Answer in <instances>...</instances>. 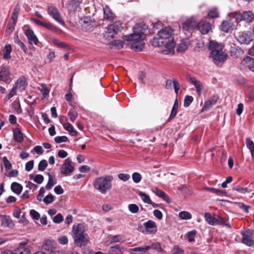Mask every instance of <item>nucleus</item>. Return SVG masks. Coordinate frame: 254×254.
<instances>
[{
    "mask_svg": "<svg viewBox=\"0 0 254 254\" xmlns=\"http://www.w3.org/2000/svg\"><path fill=\"white\" fill-rule=\"evenodd\" d=\"M241 64L248 67L251 71L254 72V58L246 57L241 62Z\"/></svg>",
    "mask_w": 254,
    "mask_h": 254,
    "instance_id": "f3484780",
    "label": "nucleus"
},
{
    "mask_svg": "<svg viewBox=\"0 0 254 254\" xmlns=\"http://www.w3.org/2000/svg\"><path fill=\"white\" fill-rule=\"evenodd\" d=\"M1 225L4 227H9L11 223V220L10 218L6 216H3L1 219Z\"/></svg>",
    "mask_w": 254,
    "mask_h": 254,
    "instance_id": "ea45409f",
    "label": "nucleus"
},
{
    "mask_svg": "<svg viewBox=\"0 0 254 254\" xmlns=\"http://www.w3.org/2000/svg\"><path fill=\"white\" fill-rule=\"evenodd\" d=\"M211 23L204 19H202L197 24V29L202 34H207L211 30Z\"/></svg>",
    "mask_w": 254,
    "mask_h": 254,
    "instance_id": "9b49d317",
    "label": "nucleus"
},
{
    "mask_svg": "<svg viewBox=\"0 0 254 254\" xmlns=\"http://www.w3.org/2000/svg\"><path fill=\"white\" fill-rule=\"evenodd\" d=\"M110 49H121L124 47V42L121 40H114L108 44Z\"/></svg>",
    "mask_w": 254,
    "mask_h": 254,
    "instance_id": "a878e982",
    "label": "nucleus"
},
{
    "mask_svg": "<svg viewBox=\"0 0 254 254\" xmlns=\"http://www.w3.org/2000/svg\"><path fill=\"white\" fill-rule=\"evenodd\" d=\"M43 27L50 30L53 32H57L58 28L54 25L49 22H45Z\"/></svg>",
    "mask_w": 254,
    "mask_h": 254,
    "instance_id": "de8ad7c7",
    "label": "nucleus"
},
{
    "mask_svg": "<svg viewBox=\"0 0 254 254\" xmlns=\"http://www.w3.org/2000/svg\"><path fill=\"white\" fill-rule=\"evenodd\" d=\"M173 30L170 26L163 27L158 32L160 40H164L161 41V43L168 49L166 52H163L164 54L171 53L176 46V43L173 38Z\"/></svg>",
    "mask_w": 254,
    "mask_h": 254,
    "instance_id": "f03ea898",
    "label": "nucleus"
},
{
    "mask_svg": "<svg viewBox=\"0 0 254 254\" xmlns=\"http://www.w3.org/2000/svg\"><path fill=\"white\" fill-rule=\"evenodd\" d=\"M2 52L3 55V58L4 60H9L11 59V57L10 54L12 52V48L10 44H6Z\"/></svg>",
    "mask_w": 254,
    "mask_h": 254,
    "instance_id": "4be33fe9",
    "label": "nucleus"
},
{
    "mask_svg": "<svg viewBox=\"0 0 254 254\" xmlns=\"http://www.w3.org/2000/svg\"><path fill=\"white\" fill-rule=\"evenodd\" d=\"M238 42L241 44H249L253 40V35L250 31L239 32L236 36Z\"/></svg>",
    "mask_w": 254,
    "mask_h": 254,
    "instance_id": "0eeeda50",
    "label": "nucleus"
},
{
    "mask_svg": "<svg viewBox=\"0 0 254 254\" xmlns=\"http://www.w3.org/2000/svg\"><path fill=\"white\" fill-rule=\"evenodd\" d=\"M34 167V161L31 160L27 162L25 164V170L27 171H30Z\"/></svg>",
    "mask_w": 254,
    "mask_h": 254,
    "instance_id": "338daca9",
    "label": "nucleus"
},
{
    "mask_svg": "<svg viewBox=\"0 0 254 254\" xmlns=\"http://www.w3.org/2000/svg\"><path fill=\"white\" fill-rule=\"evenodd\" d=\"M124 241V237L122 235H119L112 237L110 239L111 243H117Z\"/></svg>",
    "mask_w": 254,
    "mask_h": 254,
    "instance_id": "6e6d98bb",
    "label": "nucleus"
},
{
    "mask_svg": "<svg viewBox=\"0 0 254 254\" xmlns=\"http://www.w3.org/2000/svg\"><path fill=\"white\" fill-rule=\"evenodd\" d=\"M246 146L250 150L251 155L253 158H254V143L250 138H247L246 140Z\"/></svg>",
    "mask_w": 254,
    "mask_h": 254,
    "instance_id": "473e14b6",
    "label": "nucleus"
},
{
    "mask_svg": "<svg viewBox=\"0 0 254 254\" xmlns=\"http://www.w3.org/2000/svg\"><path fill=\"white\" fill-rule=\"evenodd\" d=\"M122 29V24L120 21H116L109 25L107 27V33L111 34L112 38H113L115 35L120 32Z\"/></svg>",
    "mask_w": 254,
    "mask_h": 254,
    "instance_id": "9d476101",
    "label": "nucleus"
},
{
    "mask_svg": "<svg viewBox=\"0 0 254 254\" xmlns=\"http://www.w3.org/2000/svg\"><path fill=\"white\" fill-rule=\"evenodd\" d=\"M4 166L6 171L9 170L12 168V164L7 159L6 156H4L2 158Z\"/></svg>",
    "mask_w": 254,
    "mask_h": 254,
    "instance_id": "4d7b16f0",
    "label": "nucleus"
},
{
    "mask_svg": "<svg viewBox=\"0 0 254 254\" xmlns=\"http://www.w3.org/2000/svg\"><path fill=\"white\" fill-rule=\"evenodd\" d=\"M29 178L31 180H33L35 183L38 184H41L44 181V177L42 175L38 174L34 176L31 174L29 176Z\"/></svg>",
    "mask_w": 254,
    "mask_h": 254,
    "instance_id": "72a5a7b5",
    "label": "nucleus"
},
{
    "mask_svg": "<svg viewBox=\"0 0 254 254\" xmlns=\"http://www.w3.org/2000/svg\"><path fill=\"white\" fill-rule=\"evenodd\" d=\"M153 192L155 193L156 195H157L159 197L162 198L164 200L166 201H168V197L167 196L166 193L162 190L158 189H156L155 190H153Z\"/></svg>",
    "mask_w": 254,
    "mask_h": 254,
    "instance_id": "e433bc0d",
    "label": "nucleus"
},
{
    "mask_svg": "<svg viewBox=\"0 0 254 254\" xmlns=\"http://www.w3.org/2000/svg\"><path fill=\"white\" fill-rule=\"evenodd\" d=\"M196 27H197L196 22L193 18H188L182 22V30L188 37L191 35L192 31Z\"/></svg>",
    "mask_w": 254,
    "mask_h": 254,
    "instance_id": "423d86ee",
    "label": "nucleus"
},
{
    "mask_svg": "<svg viewBox=\"0 0 254 254\" xmlns=\"http://www.w3.org/2000/svg\"><path fill=\"white\" fill-rule=\"evenodd\" d=\"M189 45L187 40H183L179 44L177 50L178 52H184L188 49Z\"/></svg>",
    "mask_w": 254,
    "mask_h": 254,
    "instance_id": "f704fd0d",
    "label": "nucleus"
},
{
    "mask_svg": "<svg viewBox=\"0 0 254 254\" xmlns=\"http://www.w3.org/2000/svg\"><path fill=\"white\" fill-rule=\"evenodd\" d=\"M146 29L147 27L145 25L136 24L133 28V33L128 35H125L123 39L127 41L132 42L130 45L131 49L135 51H141L144 45V43L141 38Z\"/></svg>",
    "mask_w": 254,
    "mask_h": 254,
    "instance_id": "f257e3e1",
    "label": "nucleus"
},
{
    "mask_svg": "<svg viewBox=\"0 0 254 254\" xmlns=\"http://www.w3.org/2000/svg\"><path fill=\"white\" fill-rule=\"evenodd\" d=\"M148 250H154L158 252H160L162 250L160 244L159 243H154L149 246H147Z\"/></svg>",
    "mask_w": 254,
    "mask_h": 254,
    "instance_id": "49530a36",
    "label": "nucleus"
},
{
    "mask_svg": "<svg viewBox=\"0 0 254 254\" xmlns=\"http://www.w3.org/2000/svg\"><path fill=\"white\" fill-rule=\"evenodd\" d=\"M205 189L207 191L213 193H215L219 196H222L224 194V192L223 190H221L213 188L206 187Z\"/></svg>",
    "mask_w": 254,
    "mask_h": 254,
    "instance_id": "a19ab883",
    "label": "nucleus"
},
{
    "mask_svg": "<svg viewBox=\"0 0 254 254\" xmlns=\"http://www.w3.org/2000/svg\"><path fill=\"white\" fill-rule=\"evenodd\" d=\"M132 178L133 181L135 183H138L141 181L142 177L140 174H139V173L135 172L133 173L132 175Z\"/></svg>",
    "mask_w": 254,
    "mask_h": 254,
    "instance_id": "603ef678",
    "label": "nucleus"
},
{
    "mask_svg": "<svg viewBox=\"0 0 254 254\" xmlns=\"http://www.w3.org/2000/svg\"><path fill=\"white\" fill-rule=\"evenodd\" d=\"M49 180L48 182L45 186V189L47 190H51L52 187L57 183L56 180L54 179V177L52 176L50 173H48Z\"/></svg>",
    "mask_w": 254,
    "mask_h": 254,
    "instance_id": "c756f323",
    "label": "nucleus"
},
{
    "mask_svg": "<svg viewBox=\"0 0 254 254\" xmlns=\"http://www.w3.org/2000/svg\"><path fill=\"white\" fill-rule=\"evenodd\" d=\"M145 230H142L143 232L147 234H154L157 231V225L155 222L152 220H148L143 224Z\"/></svg>",
    "mask_w": 254,
    "mask_h": 254,
    "instance_id": "ddd939ff",
    "label": "nucleus"
},
{
    "mask_svg": "<svg viewBox=\"0 0 254 254\" xmlns=\"http://www.w3.org/2000/svg\"><path fill=\"white\" fill-rule=\"evenodd\" d=\"M232 17L235 19V22L239 23V22L243 20V17H242V14L238 12H233L231 13Z\"/></svg>",
    "mask_w": 254,
    "mask_h": 254,
    "instance_id": "8fccbe9b",
    "label": "nucleus"
},
{
    "mask_svg": "<svg viewBox=\"0 0 254 254\" xmlns=\"http://www.w3.org/2000/svg\"><path fill=\"white\" fill-rule=\"evenodd\" d=\"M74 170V167L72 165L71 160L69 158L65 159L60 168L61 174L65 176H70Z\"/></svg>",
    "mask_w": 254,
    "mask_h": 254,
    "instance_id": "6e6552de",
    "label": "nucleus"
},
{
    "mask_svg": "<svg viewBox=\"0 0 254 254\" xmlns=\"http://www.w3.org/2000/svg\"><path fill=\"white\" fill-rule=\"evenodd\" d=\"M55 200V196L52 194H49L46 195L43 199V200L45 203L48 204L52 203Z\"/></svg>",
    "mask_w": 254,
    "mask_h": 254,
    "instance_id": "09e8293b",
    "label": "nucleus"
},
{
    "mask_svg": "<svg viewBox=\"0 0 254 254\" xmlns=\"http://www.w3.org/2000/svg\"><path fill=\"white\" fill-rule=\"evenodd\" d=\"M48 166L47 162L46 160H41L38 164V170L40 171H43Z\"/></svg>",
    "mask_w": 254,
    "mask_h": 254,
    "instance_id": "864d4df0",
    "label": "nucleus"
},
{
    "mask_svg": "<svg viewBox=\"0 0 254 254\" xmlns=\"http://www.w3.org/2000/svg\"><path fill=\"white\" fill-rule=\"evenodd\" d=\"M38 89L42 94L44 98L46 97L49 94L50 90L48 89L45 84H41L40 86L38 87Z\"/></svg>",
    "mask_w": 254,
    "mask_h": 254,
    "instance_id": "4c0bfd02",
    "label": "nucleus"
},
{
    "mask_svg": "<svg viewBox=\"0 0 254 254\" xmlns=\"http://www.w3.org/2000/svg\"><path fill=\"white\" fill-rule=\"evenodd\" d=\"M120 251L121 250L119 246L118 245H116L111 247L109 251V254H118Z\"/></svg>",
    "mask_w": 254,
    "mask_h": 254,
    "instance_id": "bf43d9fd",
    "label": "nucleus"
},
{
    "mask_svg": "<svg viewBox=\"0 0 254 254\" xmlns=\"http://www.w3.org/2000/svg\"><path fill=\"white\" fill-rule=\"evenodd\" d=\"M128 207L129 211L132 213H136L139 211V207L135 204H130Z\"/></svg>",
    "mask_w": 254,
    "mask_h": 254,
    "instance_id": "5fc2aeb1",
    "label": "nucleus"
},
{
    "mask_svg": "<svg viewBox=\"0 0 254 254\" xmlns=\"http://www.w3.org/2000/svg\"><path fill=\"white\" fill-rule=\"evenodd\" d=\"M133 252H140L142 253V254H148L147 253L148 251V248L147 246H144L140 247H135L133 249Z\"/></svg>",
    "mask_w": 254,
    "mask_h": 254,
    "instance_id": "c03bdc74",
    "label": "nucleus"
},
{
    "mask_svg": "<svg viewBox=\"0 0 254 254\" xmlns=\"http://www.w3.org/2000/svg\"><path fill=\"white\" fill-rule=\"evenodd\" d=\"M112 176L107 175L96 178L93 182L94 188L102 194H105L112 188Z\"/></svg>",
    "mask_w": 254,
    "mask_h": 254,
    "instance_id": "20e7f679",
    "label": "nucleus"
},
{
    "mask_svg": "<svg viewBox=\"0 0 254 254\" xmlns=\"http://www.w3.org/2000/svg\"><path fill=\"white\" fill-rule=\"evenodd\" d=\"M27 85V83L26 82V79L24 77H21L19 78L17 80L14 86H17V89L18 88H24Z\"/></svg>",
    "mask_w": 254,
    "mask_h": 254,
    "instance_id": "7c9ffc66",
    "label": "nucleus"
},
{
    "mask_svg": "<svg viewBox=\"0 0 254 254\" xmlns=\"http://www.w3.org/2000/svg\"><path fill=\"white\" fill-rule=\"evenodd\" d=\"M11 190L15 194H20L23 190L22 186L17 182H13L11 185Z\"/></svg>",
    "mask_w": 254,
    "mask_h": 254,
    "instance_id": "bb28decb",
    "label": "nucleus"
},
{
    "mask_svg": "<svg viewBox=\"0 0 254 254\" xmlns=\"http://www.w3.org/2000/svg\"><path fill=\"white\" fill-rule=\"evenodd\" d=\"M104 15L105 19L111 21H113L115 17V14L108 6H106L104 8Z\"/></svg>",
    "mask_w": 254,
    "mask_h": 254,
    "instance_id": "393cba45",
    "label": "nucleus"
},
{
    "mask_svg": "<svg viewBox=\"0 0 254 254\" xmlns=\"http://www.w3.org/2000/svg\"><path fill=\"white\" fill-rule=\"evenodd\" d=\"M187 79L195 87L198 94H200L203 88L200 82L190 75L187 76Z\"/></svg>",
    "mask_w": 254,
    "mask_h": 254,
    "instance_id": "a211bd4d",
    "label": "nucleus"
},
{
    "mask_svg": "<svg viewBox=\"0 0 254 254\" xmlns=\"http://www.w3.org/2000/svg\"><path fill=\"white\" fill-rule=\"evenodd\" d=\"M15 254H30V252L28 249L23 247L18 248L14 250Z\"/></svg>",
    "mask_w": 254,
    "mask_h": 254,
    "instance_id": "a18cd8bd",
    "label": "nucleus"
},
{
    "mask_svg": "<svg viewBox=\"0 0 254 254\" xmlns=\"http://www.w3.org/2000/svg\"><path fill=\"white\" fill-rule=\"evenodd\" d=\"M243 20L247 23L252 22L254 20V13L251 11H246L242 13Z\"/></svg>",
    "mask_w": 254,
    "mask_h": 254,
    "instance_id": "b1692460",
    "label": "nucleus"
},
{
    "mask_svg": "<svg viewBox=\"0 0 254 254\" xmlns=\"http://www.w3.org/2000/svg\"><path fill=\"white\" fill-rule=\"evenodd\" d=\"M179 216L181 219L183 220H190L191 218V214L186 211H181L179 213Z\"/></svg>",
    "mask_w": 254,
    "mask_h": 254,
    "instance_id": "58836bf2",
    "label": "nucleus"
},
{
    "mask_svg": "<svg viewBox=\"0 0 254 254\" xmlns=\"http://www.w3.org/2000/svg\"><path fill=\"white\" fill-rule=\"evenodd\" d=\"M64 128L68 131L71 135L76 136L77 135V131L74 130L73 126L69 123H65L63 124Z\"/></svg>",
    "mask_w": 254,
    "mask_h": 254,
    "instance_id": "c85d7f7f",
    "label": "nucleus"
},
{
    "mask_svg": "<svg viewBox=\"0 0 254 254\" xmlns=\"http://www.w3.org/2000/svg\"><path fill=\"white\" fill-rule=\"evenodd\" d=\"M173 254H184V250L178 246H175L172 250Z\"/></svg>",
    "mask_w": 254,
    "mask_h": 254,
    "instance_id": "69168bd1",
    "label": "nucleus"
},
{
    "mask_svg": "<svg viewBox=\"0 0 254 254\" xmlns=\"http://www.w3.org/2000/svg\"><path fill=\"white\" fill-rule=\"evenodd\" d=\"M63 220V217L61 213H58L53 218V221L56 223H60L62 222Z\"/></svg>",
    "mask_w": 254,
    "mask_h": 254,
    "instance_id": "0e129e2a",
    "label": "nucleus"
},
{
    "mask_svg": "<svg viewBox=\"0 0 254 254\" xmlns=\"http://www.w3.org/2000/svg\"><path fill=\"white\" fill-rule=\"evenodd\" d=\"M235 24L231 20H224L220 26L221 30L226 33L231 32L233 30Z\"/></svg>",
    "mask_w": 254,
    "mask_h": 254,
    "instance_id": "4468645a",
    "label": "nucleus"
},
{
    "mask_svg": "<svg viewBox=\"0 0 254 254\" xmlns=\"http://www.w3.org/2000/svg\"><path fill=\"white\" fill-rule=\"evenodd\" d=\"M208 17L210 18H216L219 17V12L217 7L212 8L208 13Z\"/></svg>",
    "mask_w": 254,
    "mask_h": 254,
    "instance_id": "2f4dec72",
    "label": "nucleus"
},
{
    "mask_svg": "<svg viewBox=\"0 0 254 254\" xmlns=\"http://www.w3.org/2000/svg\"><path fill=\"white\" fill-rule=\"evenodd\" d=\"M224 45L215 41L210 40L208 49L211 51L210 57L215 63H223L227 58V54L224 51Z\"/></svg>",
    "mask_w": 254,
    "mask_h": 254,
    "instance_id": "7ed1b4c3",
    "label": "nucleus"
},
{
    "mask_svg": "<svg viewBox=\"0 0 254 254\" xmlns=\"http://www.w3.org/2000/svg\"><path fill=\"white\" fill-rule=\"evenodd\" d=\"M30 44L37 45L38 39L33 31L31 29H28L25 33Z\"/></svg>",
    "mask_w": 254,
    "mask_h": 254,
    "instance_id": "dca6fc26",
    "label": "nucleus"
},
{
    "mask_svg": "<svg viewBox=\"0 0 254 254\" xmlns=\"http://www.w3.org/2000/svg\"><path fill=\"white\" fill-rule=\"evenodd\" d=\"M242 242L245 245L251 247L254 244L253 233L251 230H247L242 232Z\"/></svg>",
    "mask_w": 254,
    "mask_h": 254,
    "instance_id": "f8f14e48",
    "label": "nucleus"
},
{
    "mask_svg": "<svg viewBox=\"0 0 254 254\" xmlns=\"http://www.w3.org/2000/svg\"><path fill=\"white\" fill-rule=\"evenodd\" d=\"M13 138L18 142H21L23 140V134L18 128H15L13 129Z\"/></svg>",
    "mask_w": 254,
    "mask_h": 254,
    "instance_id": "cd10ccee",
    "label": "nucleus"
},
{
    "mask_svg": "<svg viewBox=\"0 0 254 254\" xmlns=\"http://www.w3.org/2000/svg\"><path fill=\"white\" fill-rule=\"evenodd\" d=\"M54 140L56 143H60L61 142H67L68 139L66 136H57L55 138Z\"/></svg>",
    "mask_w": 254,
    "mask_h": 254,
    "instance_id": "13d9d810",
    "label": "nucleus"
},
{
    "mask_svg": "<svg viewBox=\"0 0 254 254\" xmlns=\"http://www.w3.org/2000/svg\"><path fill=\"white\" fill-rule=\"evenodd\" d=\"M45 192V188L43 187L41 188L39 190V194L37 196V199L38 201H41L44 196Z\"/></svg>",
    "mask_w": 254,
    "mask_h": 254,
    "instance_id": "e2e57ef3",
    "label": "nucleus"
},
{
    "mask_svg": "<svg viewBox=\"0 0 254 254\" xmlns=\"http://www.w3.org/2000/svg\"><path fill=\"white\" fill-rule=\"evenodd\" d=\"M193 101V97L191 96L187 95L184 99V106L188 107L192 103Z\"/></svg>",
    "mask_w": 254,
    "mask_h": 254,
    "instance_id": "052dcab7",
    "label": "nucleus"
},
{
    "mask_svg": "<svg viewBox=\"0 0 254 254\" xmlns=\"http://www.w3.org/2000/svg\"><path fill=\"white\" fill-rule=\"evenodd\" d=\"M138 194L141 197L142 200L146 203H150L151 202V200L148 195H147L146 193L142 191H139L138 192Z\"/></svg>",
    "mask_w": 254,
    "mask_h": 254,
    "instance_id": "c9c22d12",
    "label": "nucleus"
},
{
    "mask_svg": "<svg viewBox=\"0 0 254 254\" xmlns=\"http://www.w3.org/2000/svg\"><path fill=\"white\" fill-rule=\"evenodd\" d=\"M30 215L35 220H39L40 218V214L34 209H32L30 211Z\"/></svg>",
    "mask_w": 254,
    "mask_h": 254,
    "instance_id": "680f3d73",
    "label": "nucleus"
},
{
    "mask_svg": "<svg viewBox=\"0 0 254 254\" xmlns=\"http://www.w3.org/2000/svg\"><path fill=\"white\" fill-rule=\"evenodd\" d=\"M47 11L48 14L55 21L62 25H64V21L63 19L60 12L56 7L53 5L49 6L47 8Z\"/></svg>",
    "mask_w": 254,
    "mask_h": 254,
    "instance_id": "1a4fd4ad",
    "label": "nucleus"
},
{
    "mask_svg": "<svg viewBox=\"0 0 254 254\" xmlns=\"http://www.w3.org/2000/svg\"><path fill=\"white\" fill-rule=\"evenodd\" d=\"M77 116L78 114L77 112L74 109L70 110L68 113V116L69 118V120L72 122H74L77 118Z\"/></svg>",
    "mask_w": 254,
    "mask_h": 254,
    "instance_id": "79ce46f5",
    "label": "nucleus"
},
{
    "mask_svg": "<svg viewBox=\"0 0 254 254\" xmlns=\"http://www.w3.org/2000/svg\"><path fill=\"white\" fill-rule=\"evenodd\" d=\"M9 75V68L7 66L2 67L0 71V80L6 81Z\"/></svg>",
    "mask_w": 254,
    "mask_h": 254,
    "instance_id": "aec40b11",
    "label": "nucleus"
},
{
    "mask_svg": "<svg viewBox=\"0 0 254 254\" xmlns=\"http://www.w3.org/2000/svg\"><path fill=\"white\" fill-rule=\"evenodd\" d=\"M204 218L205 221L210 225H215L217 224V220L216 216H212L210 213L205 212L204 214Z\"/></svg>",
    "mask_w": 254,
    "mask_h": 254,
    "instance_id": "5701e85b",
    "label": "nucleus"
},
{
    "mask_svg": "<svg viewBox=\"0 0 254 254\" xmlns=\"http://www.w3.org/2000/svg\"><path fill=\"white\" fill-rule=\"evenodd\" d=\"M20 11V7L18 6H16L14 9H13V11L12 13L11 17L9 21L8 26H9V28L10 29L11 27H13L14 26L15 24H16L18 14Z\"/></svg>",
    "mask_w": 254,
    "mask_h": 254,
    "instance_id": "2eb2a0df",
    "label": "nucleus"
},
{
    "mask_svg": "<svg viewBox=\"0 0 254 254\" xmlns=\"http://www.w3.org/2000/svg\"><path fill=\"white\" fill-rule=\"evenodd\" d=\"M81 1L80 0H71L68 3L67 8L69 12L74 11L79 6Z\"/></svg>",
    "mask_w": 254,
    "mask_h": 254,
    "instance_id": "412c9836",
    "label": "nucleus"
},
{
    "mask_svg": "<svg viewBox=\"0 0 254 254\" xmlns=\"http://www.w3.org/2000/svg\"><path fill=\"white\" fill-rule=\"evenodd\" d=\"M118 178L121 180L126 182L130 178V175L127 174L120 173L118 175Z\"/></svg>",
    "mask_w": 254,
    "mask_h": 254,
    "instance_id": "774afa93",
    "label": "nucleus"
},
{
    "mask_svg": "<svg viewBox=\"0 0 254 254\" xmlns=\"http://www.w3.org/2000/svg\"><path fill=\"white\" fill-rule=\"evenodd\" d=\"M17 86H14L12 87L11 90L9 91V93L7 94L6 97V100H9L11 98L13 97L17 92Z\"/></svg>",
    "mask_w": 254,
    "mask_h": 254,
    "instance_id": "3c124183",
    "label": "nucleus"
},
{
    "mask_svg": "<svg viewBox=\"0 0 254 254\" xmlns=\"http://www.w3.org/2000/svg\"><path fill=\"white\" fill-rule=\"evenodd\" d=\"M72 237L74 243L80 246L88 241V235L85 233L84 228L81 224L73 226Z\"/></svg>",
    "mask_w": 254,
    "mask_h": 254,
    "instance_id": "39448f33",
    "label": "nucleus"
},
{
    "mask_svg": "<svg viewBox=\"0 0 254 254\" xmlns=\"http://www.w3.org/2000/svg\"><path fill=\"white\" fill-rule=\"evenodd\" d=\"M196 234V231L195 230H193L187 233V236L189 242H192L194 241Z\"/></svg>",
    "mask_w": 254,
    "mask_h": 254,
    "instance_id": "37998d69",
    "label": "nucleus"
},
{
    "mask_svg": "<svg viewBox=\"0 0 254 254\" xmlns=\"http://www.w3.org/2000/svg\"><path fill=\"white\" fill-rule=\"evenodd\" d=\"M218 99V97L217 96H213V98L205 101L202 110L204 111L209 110L213 105H214L217 103Z\"/></svg>",
    "mask_w": 254,
    "mask_h": 254,
    "instance_id": "6ab92c4d",
    "label": "nucleus"
}]
</instances>
